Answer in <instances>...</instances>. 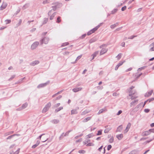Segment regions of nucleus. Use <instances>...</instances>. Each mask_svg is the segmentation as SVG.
Here are the masks:
<instances>
[{
  "label": "nucleus",
  "mask_w": 154,
  "mask_h": 154,
  "mask_svg": "<svg viewBox=\"0 0 154 154\" xmlns=\"http://www.w3.org/2000/svg\"><path fill=\"white\" fill-rule=\"evenodd\" d=\"M53 4V6H52V9L54 11L57 8H59L62 6V4L58 2H55Z\"/></svg>",
  "instance_id": "nucleus-1"
},
{
  "label": "nucleus",
  "mask_w": 154,
  "mask_h": 154,
  "mask_svg": "<svg viewBox=\"0 0 154 154\" xmlns=\"http://www.w3.org/2000/svg\"><path fill=\"white\" fill-rule=\"evenodd\" d=\"M137 97H135L134 96H131V99L132 100H134V101H132L131 103V106H132V105H134L135 104H137L138 101V100L136 99Z\"/></svg>",
  "instance_id": "nucleus-2"
},
{
  "label": "nucleus",
  "mask_w": 154,
  "mask_h": 154,
  "mask_svg": "<svg viewBox=\"0 0 154 154\" xmlns=\"http://www.w3.org/2000/svg\"><path fill=\"white\" fill-rule=\"evenodd\" d=\"M51 104L50 103H48L43 109L42 111V112H46L48 110L49 107L51 106Z\"/></svg>",
  "instance_id": "nucleus-3"
},
{
  "label": "nucleus",
  "mask_w": 154,
  "mask_h": 154,
  "mask_svg": "<svg viewBox=\"0 0 154 154\" xmlns=\"http://www.w3.org/2000/svg\"><path fill=\"white\" fill-rule=\"evenodd\" d=\"M151 132H154V129H150L148 131H145L143 133V135L146 136L149 134Z\"/></svg>",
  "instance_id": "nucleus-4"
},
{
  "label": "nucleus",
  "mask_w": 154,
  "mask_h": 154,
  "mask_svg": "<svg viewBox=\"0 0 154 154\" xmlns=\"http://www.w3.org/2000/svg\"><path fill=\"white\" fill-rule=\"evenodd\" d=\"M99 26H97L95 27L94 28H93L92 29H91V30L89 31V32H88L87 34L88 35H90L92 33H94V32L96 31L99 28Z\"/></svg>",
  "instance_id": "nucleus-5"
},
{
  "label": "nucleus",
  "mask_w": 154,
  "mask_h": 154,
  "mask_svg": "<svg viewBox=\"0 0 154 154\" xmlns=\"http://www.w3.org/2000/svg\"><path fill=\"white\" fill-rule=\"evenodd\" d=\"M131 126V124L129 123L127 125L126 128L124 130L123 132L124 134L127 133L129 131Z\"/></svg>",
  "instance_id": "nucleus-6"
},
{
  "label": "nucleus",
  "mask_w": 154,
  "mask_h": 154,
  "mask_svg": "<svg viewBox=\"0 0 154 154\" xmlns=\"http://www.w3.org/2000/svg\"><path fill=\"white\" fill-rule=\"evenodd\" d=\"M39 43L38 42H34L31 46V48L32 49H34L36 48L37 46L38 45Z\"/></svg>",
  "instance_id": "nucleus-7"
},
{
  "label": "nucleus",
  "mask_w": 154,
  "mask_h": 154,
  "mask_svg": "<svg viewBox=\"0 0 154 154\" xmlns=\"http://www.w3.org/2000/svg\"><path fill=\"white\" fill-rule=\"evenodd\" d=\"M7 4L5 2H3L2 5L0 7V10H2L5 9L7 6Z\"/></svg>",
  "instance_id": "nucleus-8"
},
{
  "label": "nucleus",
  "mask_w": 154,
  "mask_h": 154,
  "mask_svg": "<svg viewBox=\"0 0 154 154\" xmlns=\"http://www.w3.org/2000/svg\"><path fill=\"white\" fill-rule=\"evenodd\" d=\"M107 51V49L106 48H103L100 52V55H101L104 54V53H106Z\"/></svg>",
  "instance_id": "nucleus-9"
},
{
  "label": "nucleus",
  "mask_w": 154,
  "mask_h": 154,
  "mask_svg": "<svg viewBox=\"0 0 154 154\" xmlns=\"http://www.w3.org/2000/svg\"><path fill=\"white\" fill-rule=\"evenodd\" d=\"M48 38H45L42 40V44L44 43L45 44H47L48 43Z\"/></svg>",
  "instance_id": "nucleus-10"
},
{
  "label": "nucleus",
  "mask_w": 154,
  "mask_h": 154,
  "mask_svg": "<svg viewBox=\"0 0 154 154\" xmlns=\"http://www.w3.org/2000/svg\"><path fill=\"white\" fill-rule=\"evenodd\" d=\"M150 48L149 49L150 51H154V42L150 45Z\"/></svg>",
  "instance_id": "nucleus-11"
},
{
  "label": "nucleus",
  "mask_w": 154,
  "mask_h": 154,
  "mask_svg": "<svg viewBox=\"0 0 154 154\" xmlns=\"http://www.w3.org/2000/svg\"><path fill=\"white\" fill-rule=\"evenodd\" d=\"M82 88H77L72 89L73 92H76L81 90Z\"/></svg>",
  "instance_id": "nucleus-12"
},
{
  "label": "nucleus",
  "mask_w": 154,
  "mask_h": 154,
  "mask_svg": "<svg viewBox=\"0 0 154 154\" xmlns=\"http://www.w3.org/2000/svg\"><path fill=\"white\" fill-rule=\"evenodd\" d=\"M116 137L119 140H121L123 136L122 134H120L117 135Z\"/></svg>",
  "instance_id": "nucleus-13"
},
{
  "label": "nucleus",
  "mask_w": 154,
  "mask_h": 154,
  "mask_svg": "<svg viewBox=\"0 0 154 154\" xmlns=\"http://www.w3.org/2000/svg\"><path fill=\"white\" fill-rule=\"evenodd\" d=\"M106 111V108H104L103 109H101L100 110L98 113V114H100L102 113H103L104 112Z\"/></svg>",
  "instance_id": "nucleus-14"
},
{
  "label": "nucleus",
  "mask_w": 154,
  "mask_h": 154,
  "mask_svg": "<svg viewBox=\"0 0 154 154\" xmlns=\"http://www.w3.org/2000/svg\"><path fill=\"white\" fill-rule=\"evenodd\" d=\"M27 105H28L27 104L25 103L22 105V107L20 109H17V110H20L23 109H24L25 108H26L27 106Z\"/></svg>",
  "instance_id": "nucleus-15"
},
{
  "label": "nucleus",
  "mask_w": 154,
  "mask_h": 154,
  "mask_svg": "<svg viewBox=\"0 0 154 154\" xmlns=\"http://www.w3.org/2000/svg\"><path fill=\"white\" fill-rule=\"evenodd\" d=\"M152 92H153V91L152 90H151V91L148 92V93H146L145 94V96L146 97H149V96L152 94Z\"/></svg>",
  "instance_id": "nucleus-16"
},
{
  "label": "nucleus",
  "mask_w": 154,
  "mask_h": 154,
  "mask_svg": "<svg viewBox=\"0 0 154 154\" xmlns=\"http://www.w3.org/2000/svg\"><path fill=\"white\" fill-rule=\"evenodd\" d=\"M123 129V126L122 125L119 126L117 128V131H121Z\"/></svg>",
  "instance_id": "nucleus-17"
},
{
  "label": "nucleus",
  "mask_w": 154,
  "mask_h": 154,
  "mask_svg": "<svg viewBox=\"0 0 154 154\" xmlns=\"http://www.w3.org/2000/svg\"><path fill=\"white\" fill-rule=\"evenodd\" d=\"M40 143V141H38L36 143L33 145L32 146V148H35V147H36Z\"/></svg>",
  "instance_id": "nucleus-18"
},
{
  "label": "nucleus",
  "mask_w": 154,
  "mask_h": 154,
  "mask_svg": "<svg viewBox=\"0 0 154 154\" xmlns=\"http://www.w3.org/2000/svg\"><path fill=\"white\" fill-rule=\"evenodd\" d=\"M99 52L98 51H97L95 52L92 55V56H93L92 59H93L94 57L96 56L98 54Z\"/></svg>",
  "instance_id": "nucleus-19"
},
{
  "label": "nucleus",
  "mask_w": 154,
  "mask_h": 154,
  "mask_svg": "<svg viewBox=\"0 0 154 154\" xmlns=\"http://www.w3.org/2000/svg\"><path fill=\"white\" fill-rule=\"evenodd\" d=\"M39 62L38 61H35L32 63L31 65L32 66H34L37 64H38Z\"/></svg>",
  "instance_id": "nucleus-20"
},
{
  "label": "nucleus",
  "mask_w": 154,
  "mask_h": 154,
  "mask_svg": "<svg viewBox=\"0 0 154 154\" xmlns=\"http://www.w3.org/2000/svg\"><path fill=\"white\" fill-rule=\"evenodd\" d=\"M47 85L46 83L42 84L39 85L38 87V88H41Z\"/></svg>",
  "instance_id": "nucleus-21"
},
{
  "label": "nucleus",
  "mask_w": 154,
  "mask_h": 154,
  "mask_svg": "<svg viewBox=\"0 0 154 154\" xmlns=\"http://www.w3.org/2000/svg\"><path fill=\"white\" fill-rule=\"evenodd\" d=\"M137 152V151L136 150H134L131 151L129 154H136Z\"/></svg>",
  "instance_id": "nucleus-22"
},
{
  "label": "nucleus",
  "mask_w": 154,
  "mask_h": 154,
  "mask_svg": "<svg viewBox=\"0 0 154 154\" xmlns=\"http://www.w3.org/2000/svg\"><path fill=\"white\" fill-rule=\"evenodd\" d=\"M118 25V23H116V24H114L113 25H111V26H110V27L112 29H113L116 26H117Z\"/></svg>",
  "instance_id": "nucleus-23"
},
{
  "label": "nucleus",
  "mask_w": 154,
  "mask_h": 154,
  "mask_svg": "<svg viewBox=\"0 0 154 154\" xmlns=\"http://www.w3.org/2000/svg\"><path fill=\"white\" fill-rule=\"evenodd\" d=\"M55 16V13H53L50 17V20H52L53 19L54 17Z\"/></svg>",
  "instance_id": "nucleus-24"
},
{
  "label": "nucleus",
  "mask_w": 154,
  "mask_h": 154,
  "mask_svg": "<svg viewBox=\"0 0 154 154\" xmlns=\"http://www.w3.org/2000/svg\"><path fill=\"white\" fill-rule=\"evenodd\" d=\"M91 119V117H87V118H85V119H84L83 121V122H87L89 120H90Z\"/></svg>",
  "instance_id": "nucleus-25"
},
{
  "label": "nucleus",
  "mask_w": 154,
  "mask_h": 154,
  "mask_svg": "<svg viewBox=\"0 0 154 154\" xmlns=\"http://www.w3.org/2000/svg\"><path fill=\"white\" fill-rule=\"evenodd\" d=\"M52 122L55 124H57L59 122V120L56 119L53 120H52Z\"/></svg>",
  "instance_id": "nucleus-26"
},
{
  "label": "nucleus",
  "mask_w": 154,
  "mask_h": 154,
  "mask_svg": "<svg viewBox=\"0 0 154 154\" xmlns=\"http://www.w3.org/2000/svg\"><path fill=\"white\" fill-rule=\"evenodd\" d=\"M48 21V18H45L44 19V21L43 22V24H45Z\"/></svg>",
  "instance_id": "nucleus-27"
},
{
  "label": "nucleus",
  "mask_w": 154,
  "mask_h": 154,
  "mask_svg": "<svg viewBox=\"0 0 154 154\" xmlns=\"http://www.w3.org/2000/svg\"><path fill=\"white\" fill-rule=\"evenodd\" d=\"M154 100V98H152L151 99H150L149 100H147L146 101H145V102H144V105H145V104H146V103L148 102L149 101V102H150V101H152L153 100Z\"/></svg>",
  "instance_id": "nucleus-28"
},
{
  "label": "nucleus",
  "mask_w": 154,
  "mask_h": 154,
  "mask_svg": "<svg viewBox=\"0 0 154 154\" xmlns=\"http://www.w3.org/2000/svg\"><path fill=\"white\" fill-rule=\"evenodd\" d=\"M50 2V0H45L43 2L44 4H47Z\"/></svg>",
  "instance_id": "nucleus-29"
},
{
  "label": "nucleus",
  "mask_w": 154,
  "mask_h": 154,
  "mask_svg": "<svg viewBox=\"0 0 154 154\" xmlns=\"http://www.w3.org/2000/svg\"><path fill=\"white\" fill-rule=\"evenodd\" d=\"M94 136V135L92 133L89 134L86 136L87 138H90Z\"/></svg>",
  "instance_id": "nucleus-30"
},
{
  "label": "nucleus",
  "mask_w": 154,
  "mask_h": 154,
  "mask_svg": "<svg viewBox=\"0 0 154 154\" xmlns=\"http://www.w3.org/2000/svg\"><path fill=\"white\" fill-rule=\"evenodd\" d=\"M20 149L18 148L16 151L14 152L13 154H18L20 152Z\"/></svg>",
  "instance_id": "nucleus-31"
},
{
  "label": "nucleus",
  "mask_w": 154,
  "mask_h": 154,
  "mask_svg": "<svg viewBox=\"0 0 154 154\" xmlns=\"http://www.w3.org/2000/svg\"><path fill=\"white\" fill-rule=\"evenodd\" d=\"M102 130H99L98 131L97 133V135H101L102 134Z\"/></svg>",
  "instance_id": "nucleus-32"
},
{
  "label": "nucleus",
  "mask_w": 154,
  "mask_h": 154,
  "mask_svg": "<svg viewBox=\"0 0 154 154\" xmlns=\"http://www.w3.org/2000/svg\"><path fill=\"white\" fill-rule=\"evenodd\" d=\"M77 113V111L76 110L73 109L71 111L72 114H75Z\"/></svg>",
  "instance_id": "nucleus-33"
},
{
  "label": "nucleus",
  "mask_w": 154,
  "mask_h": 154,
  "mask_svg": "<svg viewBox=\"0 0 154 154\" xmlns=\"http://www.w3.org/2000/svg\"><path fill=\"white\" fill-rule=\"evenodd\" d=\"M110 130V128H107L104 130V133H107Z\"/></svg>",
  "instance_id": "nucleus-34"
},
{
  "label": "nucleus",
  "mask_w": 154,
  "mask_h": 154,
  "mask_svg": "<svg viewBox=\"0 0 154 154\" xmlns=\"http://www.w3.org/2000/svg\"><path fill=\"white\" fill-rule=\"evenodd\" d=\"M122 54H119L116 57L119 60L121 57Z\"/></svg>",
  "instance_id": "nucleus-35"
},
{
  "label": "nucleus",
  "mask_w": 154,
  "mask_h": 154,
  "mask_svg": "<svg viewBox=\"0 0 154 154\" xmlns=\"http://www.w3.org/2000/svg\"><path fill=\"white\" fill-rule=\"evenodd\" d=\"M63 109V107H59V108L56 109L55 110V111L56 112H58L59 111H60V110H61V109Z\"/></svg>",
  "instance_id": "nucleus-36"
},
{
  "label": "nucleus",
  "mask_w": 154,
  "mask_h": 154,
  "mask_svg": "<svg viewBox=\"0 0 154 154\" xmlns=\"http://www.w3.org/2000/svg\"><path fill=\"white\" fill-rule=\"evenodd\" d=\"M68 44H69V43L68 42H65V43H63L62 44L61 46L62 47L65 46L66 45H67Z\"/></svg>",
  "instance_id": "nucleus-37"
},
{
  "label": "nucleus",
  "mask_w": 154,
  "mask_h": 154,
  "mask_svg": "<svg viewBox=\"0 0 154 154\" xmlns=\"http://www.w3.org/2000/svg\"><path fill=\"white\" fill-rule=\"evenodd\" d=\"M61 21L60 17H59L57 18V23H59Z\"/></svg>",
  "instance_id": "nucleus-38"
},
{
  "label": "nucleus",
  "mask_w": 154,
  "mask_h": 154,
  "mask_svg": "<svg viewBox=\"0 0 154 154\" xmlns=\"http://www.w3.org/2000/svg\"><path fill=\"white\" fill-rule=\"evenodd\" d=\"M114 140V139L113 137H111L109 140V142L112 143L113 142Z\"/></svg>",
  "instance_id": "nucleus-39"
},
{
  "label": "nucleus",
  "mask_w": 154,
  "mask_h": 154,
  "mask_svg": "<svg viewBox=\"0 0 154 154\" xmlns=\"http://www.w3.org/2000/svg\"><path fill=\"white\" fill-rule=\"evenodd\" d=\"M79 152L80 153H83L84 154L85 152V150H80L79 151Z\"/></svg>",
  "instance_id": "nucleus-40"
},
{
  "label": "nucleus",
  "mask_w": 154,
  "mask_h": 154,
  "mask_svg": "<svg viewBox=\"0 0 154 154\" xmlns=\"http://www.w3.org/2000/svg\"><path fill=\"white\" fill-rule=\"evenodd\" d=\"M112 146L110 145H109L107 146V150H110V149L111 148Z\"/></svg>",
  "instance_id": "nucleus-41"
},
{
  "label": "nucleus",
  "mask_w": 154,
  "mask_h": 154,
  "mask_svg": "<svg viewBox=\"0 0 154 154\" xmlns=\"http://www.w3.org/2000/svg\"><path fill=\"white\" fill-rule=\"evenodd\" d=\"M87 145L88 146H93L94 144L92 143H89L87 144Z\"/></svg>",
  "instance_id": "nucleus-42"
},
{
  "label": "nucleus",
  "mask_w": 154,
  "mask_h": 154,
  "mask_svg": "<svg viewBox=\"0 0 154 154\" xmlns=\"http://www.w3.org/2000/svg\"><path fill=\"white\" fill-rule=\"evenodd\" d=\"M124 62L120 61L118 65L120 66H121V65H122L123 64V63H124Z\"/></svg>",
  "instance_id": "nucleus-43"
},
{
  "label": "nucleus",
  "mask_w": 154,
  "mask_h": 154,
  "mask_svg": "<svg viewBox=\"0 0 154 154\" xmlns=\"http://www.w3.org/2000/svg\"><path fill=\"white\" fill-rule=\"evenodd\" d=\"M126 7L125 6H124V7H123L122 8V11H125L126 9Z\"/></svg>",
  "instance_id": "nucleus-44"
},
{
  "label": "nucleus",
  "mask_w": 154,
  "mask_h": 154,
  "mask_svg": "<svg viewBox=\"0 0 154 154\" xmlns=\"http://www.w3.org/2000/svg\"><path fill=\"white\" fill-rule=\"evenodd\" d=\"M122 111H121V110H119V111L118 112V113H117V115H119L120 114L122 113Z\"/></svg>",
  "instance_id": "nucleus-45"
},
{
  "label": "nucleus",
  "mask_w": 154,
  "mask_h": 154,
  "mask_svg": "<svg viewBox=\"0 0 154 154\" xmlns=\"http://www.w3.org/2000/svg\"><path fill=\"white\" fill-rule=\"evenodd\" d=\"M82 55H80V56H79L77 58L76 60H79L80 58H81V57H82Z\"/></svg>",
  "instance_id": "nucleus-46"
},
{
  "label": "nucleus",
  "mask_w": 154,
  "mask_h": 154,
  "mask_svg": "<svg viewBox=\"0 0 154 154\" xmlns=\"http://www.w3.org/2000/svg\"><path fill=\"white\" fill-rule=\"evenodd\" d=\"M144 111L146 112L147 113L149 112V110L148 109H145Z\"/></svg>",
  "instance_id": "nucleus-47"
},
{
  "label": "nucleus",
  "mask_w": 154,
  "mask_h": 154,
  "mask_svg": "<svg viewBox=\"0 0 154 154\" xmlns=\"http://www.w3.org/2000/svg\"><path fill=\"white\" fill-rule=\"evenodd\" d=\"M60 93V92H58L57 93L55 94L52 96V97L56 96L57 94H58Z\"/></svg>",
  "instance_id": "nucleus-48"
},
{
  "label": "nucleus",
  "mask_w": 154,
  "mask_h": 154,
  "mask_svg": "<svg viewBox=\"0 0 154 154\" xmlns=\"http://www.w3.org/2000/svg\"><path fill=\"white\" fill-rule=\"evenodd\" d=\"M119 66L118 65H117L116 67L115 68V70H116L118 69L119 67Z\"/></svg>",
  "instance_id": "nucleus-49"
},
{
  "label": "nucleus",
  "mask_w": 154,
  "mask_h": 154,
  "mask_svg": "<svg viewBox=\"0 0 154 154\" xmlns=\"http://www.w3.org/2000/svg\"><path fill=\"white\" fill-rule=\"evenodd\" d=\"M132 69V68H130L128 69L127 70H126V72H128V71H130Z\"/></svg>",
  "instance_id": "nucleus-50"
},
{
  "label": "nucleus",
  "mask_w": 154,
  "mask_h": 154,
  "mask_svg": "<svg viewBox=\"0 0 154 154\" xmlns=\"http://www.w3.org/2000/svg\"><path fill=\"white\" fill-rule=\"evenodd\" d=\"M60 105V103H58L56 104L55 105V107H57L58 106H59Z\"/></svg>",
  "instance_id": "nucleus-51"
},
{
  "label": "nucleus",
  "mask_w": 154,
  "mask_h": 154,
  "mask_svg": "<svg viewBox=\"0 0 154 154\" xmlns=\"http://www.w3.org/2000/svg\"><path fill=\"white\" fill-rule=\"evenodd\" d=\"M125 45V43L123 42H122V43L121 45L122 47H124Z\"/></svg>",
  "instance_id": "nucleus-52"
},
{
  "label": "nucleus",
  "mask_w": 154,
  "mask_h": 154,
  "mask_svg": "<svg viewBox=\"0 0 154 154\" xmlns=\"http://www.w3.org/2000/svg\"><path fill=\"white\" fill-rule=\"evenodd\" d=\"M136 36H131L130 37H129V38H130V39H133L134 37H136Z\"/></svg>",
  "instance_id": "nucleus-53"
},
{
  "label": "nucleus",
  "mask_w": 154,
  "mask_h": 154,
  "mask_svg": "<svg viewBox=\"0 0 154 154\" xmlns=\"http://www.w3.org/2000/svg\"><path fill=\"white\" fill-rule=\"evenodd\" d=\"M102 148H103V146H101L98 149V150L100 151V152L101 151V149H102Z\"/></svg>",
  "instance_id": "nucleus-54"
},
{
  "label": "nucleus",
  "mask_w": 154,
  "mask_h": 154,
  "mask_svg": "<svg viewBox=\"0 0 154 154\" xmlns=\"http://www.w3.org/2000/svg\"><path fill=\"white\" fill-rule=\"evenodd\" d=\"M44 134H42V135L38 137V138L39 139H41V137H42L43 135H44Z\"/></svg>",
  "instance_id": "nucleus-55"
},
{
  "label": "nucleus",
  "mask_w": 154,
  "mask_h": 154,
  "mask_svg": "<svg viewBox=\"0 0 154 154\" xmlns=\"http://www.w3.org/2000/svg\"><path fill=\"white\" fill-rule=\"evenodd\" d=\"M150 126L151 127H153L154 126V123H152V124H151Z\"/></svg>",
  "instance_id": "nucleus-56"
},
{
  "label": "nucleus",
  "mask_w": 154,
  "mask_h": 154,
  "mask_svg": "<svg viewBox=\"0 0 154 154\" xmlns=\"http://www.w3.org/2000/svg\"><path fill=\"white\" fill-rule=\"evenodd\" d=\"M61 97V96H59L58 97H57V99H59Z\"/></svg>",
  "instance_id": "nucleus-57"
},
{
  "label": "nucleus",
  "mask_w": 154,
  "mask_h": 154,
  "mask_svg": "<svg viewBox=\"0 0 154 154\" xmlns=\"http://www.w3.org/2000/svg\"><path fill=\"white\" fill-rule=\"evenodd\" d=\"M88 143V141H85L84 142V144H88L87 143Z\"/></svg>",
  "instance_id": "nucleus-58"
},
{
  "label": "nucleus",
  "mask_w": 154,
  "mask_h": 154,
  "mask_svg": "<svg viewBox=\"0 0 154 154\" xmlns=\"http://www.w3.org/2000/svg\"><path fill=\"white\" fill-rule=\"evenodd\" d=\"M149 150H147V151H146L143 154H146L148 151H149Z\"/></svg>",
  "instance_id": "nucleus-59"
},
{
  "label": "nucleus",
  "mask_w": 154,
  "mask_h": 154,
  "mask_svg": "<svg viewBox=\"0 0 154 154\" xmlns=\"http://www.w3.org/2000/svg\"><path fill=\"white\" fill-rule=\"evenodd\" d=\"M154 59V57H153L150 59L149 60V61H152V60H153Z\"/></svg>",
  "instance_id": "nucleus-60"
},
{
  "label": "nucleus",
  "mask_w": 154,
  "mask_h": 154,
  "mask_svg": "<svg viewBox=\"0 0 154 154\" xmlns=\"http://www.w3.org/2000/svg\"><path fill=\"white\" fill-rule=\"evenodd\" d=\"M69 52H66L65 53V54H69Z\"/></svg>",
  "instance_id": "nucleus-61"
},
{
  "label": "nucleus",
  "mask_w": 154,
  "mask_h": 154,
  "mask_svg": "<svg viewBox=\"0 0 154 154\" xmlns=\"http://www.w3.org/2000/svg\"><path fill=\"white\" fill-rule=\"evenodd\" d=\"M51 14V12L50 11H49L48 13V15H50Z\"/></svg>",
  "instance_id": "nucleus-62"
},
{
  "label": "nucleus",
  "mask_w": 154,
  "mask_h": 154,
  "mask_svg": "<svg viewBox=\"0 0 154 154\" xmlns=\"http://www.w3.org/2000/svg\"><path fill=\"white\" fill-rule=\"evenodd\" d=\"M6 22V23H9V20H7V21H5Z\"/></svg>",
  "instance_id": "nucleus-63"
},
{
  "label": "nucleus",
  "mask_w": 154,
  "mask_h": 154,
  "mask_svg": "<svg viewBox=\"0 0 154 154\" xmlns=\"http://www.w3.org/2000/svg\"><path fill=\"white\" fill-rule=\"evenodd\" d=\"M117 11V9H115L113 10V11L115 12H116Z\"/></svg>",
  "instance_id": "nucleus-64"
}]
</instances>
